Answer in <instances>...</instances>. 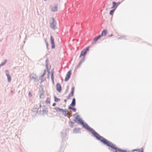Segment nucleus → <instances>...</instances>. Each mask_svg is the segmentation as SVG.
Returning a JSON list of instances; mask_svg holds the SVG:
<instances>
[{
  "label": "nucleus",
  "mask_w": 152,
  "mask_h": 152,
  "mask_svg": "<svg viewBox=\"0 0 152 152\" xmlns=\"http://www.w3.org/2000/svg\"><path fill=\"white\" fill-rule=\"evenodd\" d=\"M56 90L59 92L61 91V87L60 83H58L56 85Z\"/></svg>",
  "instance_id": "nucleus-9"
},
{
  "label": "nucleus",
  "mask_w": 152,
  "mask_h": 152,
  "mask_svg": "<svg viewBox=\"0 0 152 152\" xmlns=\"http://www.w3.org/2000/svg\"><path fill=\"white\" fill-rule=\"evenodd\" d=\"M140 151V149H133V150H132V152H134V151Z\"/></svg>",
  "instance_id": "nucleus-34"
},
{
  "label": "nucleus",
  "mask_w": 152,
  "mask_h": 152,
  "mask_svg": "<svg viewBox=\"0 0 152 152\" xmlns=\"http://www.w3.org/2000/svg\"><path fill=\"white\" fill-rule=\"evenodd\" d=\"M42 107H44V108L42 110V112L44 113H45V114H47L48 112V110L47 108L46 107L45 105H43L42 106Z\"/></svg>",
  "instance_id": "nucleus-19"
},
{
  "label": "nucleus",
  "mask_w": 152,
  "mask_h": 152,
  "mask_svg": "<svg viewBox=\"0 0 152 152\" xmlns=\"http://www.w3.org/2000/svg\"><path fill=\"white\" fill-rule=\"evenodd\" d=\"M86 53H87L86 51H85L84 50H83L81 52L79 58H80L82 56L85 57V56Z\"/></svg>",
  "instance_id": "nucleus-14"
},
{
  "label": "nucleus",
  "mask_w": 152,
  "mask_h": 152,
  "mask_svg": "<svg viewBox=\"0 0 152 152\" xmlns=\"http://www.w3.org/2000/svg\"><path fill=\"white\" fill-rule=\"evenodd\" d=\"M44 80H43V79H41V81L40 82V83H42L43 81H44Z\"/></svg>",
  "instance_id": "nucleus-38"
},
{
  "label": "nucleus",
  "mask_w": 152,
  "mask_h": 152,
  "mask_svg": "<svg viewBox=\"0 0 152 152\" xmlns=\"http://www.w3.org/2000/svg\"><path fill=\"white\" fill-rule=\"evenodd\" d=\"M75 90V87L73 86L71 88V91L70 93L69 94V95H70L71 96H73L74 94V91Z\"/></svg>",
  "instance_id": "nucleus-21"
},
{
  "label": "nucleus",
  "mask_w": 152,
  "mask_h": 152,
  "mask_svg": "<svg viewBox=\"0 0 152 152\" xmlns=\"http://www.w3.org/2000/svg\"><path fill=\"white\" fill-rule=\"evenodd\" d=\"M127 152H130L129 151H127Z\"/></svg>",
  "instance_id": "nucleus-50"
},
{
  "label": "nucleus",
  "mask_w": 152,
  "mask_h": 152,
  "mask_svg": "<svg viewBox=\"0 0 152 152\" xmlns=\"http://www.w3.org/2000/svg\"><path fill=\"white\" fill-rule=\"evenodd\" d=\"M50 99H47L45 101V102L47 103V104H50Z\"/></svg>",
  "instance_id": "nucleus-32"
},
{
  "label": "nucleus",
  "mask_w": 152,
  "mask_h": 152,
  "mask_svg": "<svg viewBox=\"0 0 152 152\" xmlns=\"http://www.w3.org/2000/svg\"><path fill=\"white\" fill-rule=\"evenodd\" d=\"M113 35L112 34H111L110 35H109V37H112L113 36Z\"/></svg>",
  "instance_id": "nucleus-48"
},
{
  "label": "nucleus",
  "mask_w": 152,
  "mask_h": 152,
  "mask_svg": "<svg viewBox=\"0 0 152 152\" xmlns=\"http://www.w3.org/2000/svg\"><path fill=\"white\" fill-rule=\"evenodd\" d=\"M46 70H45V69L44 70L43 74L42 75H41L40 76V77L41 78H42V77H44V75H45V74L46 73Z\"/></svg>",
  "instance_id": "nucleus-29"
},
{
  "label": "nucleus",
  "mask_w": 152,
  "mask_h": 152,
  "mask_svg": "<svg viewBox=\"0 0 152 152\" xmlns=\"http://www.w3.org/2000/svg\"><path fill=\"white\" fill-rule=\"evenodd\" d=\"M79 117V115H77V117L75 118V119H74V121L75 122H76L77 121H78V119Z\"/></svg>",
  "instance_id": "nucleus-28"
},
{
  "label": "nucleus",
  "mask_w": 152,
  "mask_h": 152,
  "mask_svg": "<svg viewBox=\"0 0 152 152\" xmlns=\"http://www.w3.org/2000/svg\"><path fill=\"white\" fill-rule=\"evenodd\" d=\"M45 43H46V47L47 46L48 47V44L45 40Z\"/></svg>",
  "instance_id": "nucleus-35"
},
{
  "label": "nucleus",
  "mask_w": 152,
  "mask_h": 152,
  "mask_svg": "<svg viewBox=\"0 0 152 152\" xmlns=\"http://www.w3.org/2000/svg\"><path fill=\"white\" fill-rule=\"evenodd\" d=\"M54 109L56 110L57 112H61L62 113V115L64 116H66L67 114L66 113L67 111L66 109L64 110L63 109L59 108V107H55Z\"/></svg>",
  "instance_id": "nucleus-3"
},
{
  "label": "nucleus",
  "mask_w": 152,
  "mask_h": 152,
  "mask_svg": "<svg viewBox=\"0 0 152 152\" xmlns=\"http://www.w3.org/2000/svg\"><path fill=\"white\" fill-rule=\"evenodd\" d=\"M41 107V104H38V105H35L34 107V111L38 113V110Z\"/></svg>",
  "instance_id": "nucleus-7"
},
{
  "label": "nucleus",
  "mask_w": 152,
  "mask_h": 152,
  "mask_svg": "<svg viewBox=\"0 0 152 152\" xmlns=\"http://www.w3.org/2000/svg\"><path fill=\"white\" fill-rule=\"evenodd\" d=\"M37 76L34 73H32L30 75V78L35 80L34 81H37Z\"/></svg>",
  "instance_id": "nucleus-10"
},
{
  "label": "nucleus",
  "mask_w": 152,
  "mask_h": 152,
  "mask_svg": "<svg viewBox=\"0 0 152 152\" xmlns=\"http://www.w3.org/2000/svg\"><path fill=\"white\" fill-rule=\"evenodd\" d=\"M28 95L30 97H31L32 96V95L31 94L30 92H29L28 93Z\"/></svg>",
  "instance_id": "nucleus-36"
},
{
  "label": "nucleus",
  "mask_w": 152,
  "mask_h": 152,
  "mask_svg": "<svg viewBox=\"0 0 152 152\" xmlns=\"http://www.w3.org/2000/svg\"><path fill=\"white\" fill-rule=\"evenodd\" d=\"M41 90L40 91V94L39 95V97L40 98L42 99L44 98V94L43 89L42 88H41Z\"/></svg>",
  "instance_id": "nucleus-12"
},
{
  "label": "nucleus",
  "mask_w": 152,
  "mask_h": 152,
  "mask_svg": "<svg viewBox=\"0 0 152 152\" xmlns=\"http://www.w3.org/2000/svg\"><path fill=\"white\" fill-rule=\"evenodd\" d=\"M6 75L7 76L8 79V82L9 83L10 82L11 80V77L9 73V71L8 70H5Z\"/></svg>",
  "instance_id": "nucleus-8"
},
{
  "label": "nucleus",
  "mask_w": 152,
  "mask_h": 152,
  "mask_svg": "<svg viewBox=\"0 0 152 152\" xmlns=\"http://www.w3.org/2000/svg\"><path fill=\"white\" fill-rule=\"evenodd\" d=\"M68 86H67V89H66V91L68 90Z\"/></svg>",
  "instance_id": "nucleus-45"
},
{
  "label": "nucleus",
  "mask_w": 152,
  "mask_h": 152,
  "mask_svg": "<svg viewBox=\"0 0 152 152\" xmlns=\"http://www.w3.org/2000/svg\"><path fill=\"white\" fill-rule=\"evenodd\" d=\"M50 40L51 41V48L52 49L55 48V45L54 42V39L53 36L51 35L50 36Z\"/></svg>",
  "instance_id": "nucleus-6"
},
{
  "label": "nucleus",
  "mask_w": 152,
  "mask_h": 152,
  "mask_svg": "<svg viewBox=\"0 0 152 152\" xmlns=\"http://www.w3.org/2000/svg\"><path fill=\"white\" fill-rule=\"evenodd\" d=\"M72 97V96H70V95H69L68 96H67V97H66V98H67V99H69V98H70V97Z\"/></svg>",
  "instance_id": "nucleus-37"
},
{
  "label": "nucleus",
  "mask_w": 152,
  "mask_h": 152,
  "mask_svg": "<svg viewBox=\"0 0 152 152\" xmlns=\"http://www.w3.org/2000/svg\"><path fill=\"white\" fill-rule=\"evenodd\" d=\"M85 57H83L82 59L80 61L79 64L77 66L78 67H80L82 63L85 61Z\"/></svg>",
  "instance_id": "nucleus-11"
},
{
  "label": "nucleus",
  "mask_w": 152,
  "mask_h": 152,
  "mask_svg": "<svg viewBox=\"0 0 152 152\" xmlns=\"http://www.w3.org/2000/svg\"><path fill=\"white\" fill-rule=\"evenodd\" d=\"M52 11L53 12H55L57 11L58 10V7L57 5L54 6L52 7L51 8Z\"/></svg>",
  "instance_id": "nucleus-20"
},
{
  "label": "nucleus",
  "mask_w": 152,
  "mask_h": 152,
  "mask_svg": "<svg viewBox=\"0 0 152 152\" xmlns=\"http://www.w3.org/2000/svg\"><path fill=\"white\" fill-rule=\"evenodd\" d=\"M61 134L63 136V137L62 138V140H63V141L64 140H65V139L66 137V134H63V132H61Z\"/></svg>",
  "instance_id": "nucleus-27"
},
{
  "label": "nucleus",
  "mask_w": 152,
  "mask_h": 152,
  "mask_svg": "<svg viewBox=\"0 0 152 152\" xmlns=\"http://www.w3.org/2000/svg\"><path fill=\"white\" fill-rule=\"evenodd\" d=\"M51 79L52 80H54V69H53L51 70Z\"/></svg>",
  "instance_id": "nucleus-23"
},
{
  "label": "nucleus",
  "mask_w": 152,
  "mask_h": 152,
  "mask_svg": "<svg viewBox=\"0 0 152 152\" xmlns=\"http://www.w3.org/2000/svg\"><path fill=\"white\" fill-rule=\"evenodd\" d=\"M63 147L62 146H61L59 149V150L58 152H63Z\"/></svg>",
  "instance_id": "nucleus-30"
},
{
  "label": "nucleus",
  "mask_w": 152,
  "mask_h": 152,
  "mask_svg": "<svg viewBox=\"0 0 152 152\" xmlns=\"http://www.w3.org/2000/svg\"><path fill=\"white\" fill-rule=\"evenodd\" d=\"M7 62V60L5 59L4 60V62H2L0 64V67L4 65Z\"/></svg>",
  "instance_id": "nucleus-25"
},
{
  "label": "nucleus",
  "mask_w": 152,
  "mask_h": 152,
  "mask_svg": "<svg viewBox=\"0 0 152 152\" xmlns=\"http://www.w3.org/2000/svg\"><path fill=\"white\" fill-rule=\"evenodd\" d=\"M121 3L120 2H118V3H117V4H118V5H119Z\"/></svg>",
  "instance_id": "nucleus-43"
},
{
  "label": "nucleus",
  "mask_w": 152,
  "mask_h": 152,
  "mask_svg": "<svg viewBox=\"0 0 152 152\" xmlns=\"http://www.w3.org/2000/svg\"><path fill=\"white\" fill-rule=\"evenodd\" d=\"M102 37V36H101L100 35H99L97 37H96L94 39L92 43H94L96 42H97V41Z\"/></svg>",
  "instance_id": "nucleus-18"
},
{
  "label": "nucleus",
  "mask_w": 152,
  "mask_h": 152,
  "mask_svg": "<svg viewBox=\"0 0 152 152\" xmlns=\"http://www.w3.org/2000/svg\"><path fill=\"white\" fill-rule=\"evenodd\" d=\"M70 123H71V124H74L75 123H74L73 122H72V121H71L70 122Z\"/></svg>",
  "instance_id": "nucleus-41"
},
{
  "label": "nucleus",
  "mask_w": 152,
  "mask_h": 152,
  "mask_svg": "<svg viewBox=\"0 0 152 152\" xmlns=\"http://www.w3.org/2000/svg\"><path fill=\"white\" fill-rule=\"evenodd\" d=\"M48 58H47L46 61H45V66L46 67L47 69V72L48 73V74H49L50 73V71L48 69Z\"/></svg>",
  "instance_id": "nucleus-15"
},
{
  "label": "nucleus",
  "mask_w": 152,
  "mask_h": 152,
  "mask_svg": "<svg viewBox=\"0 0 152 152\" xmlns=\"http://www.w3.org/2000/svg\"><path fill=\"white\" fill-rule=\"evenodd\" d=\"M125 38L124 36H122L119 37L117 39H124Z\"/></svg>",
  "instance_id": "nucleus-33"
},
{
  "label": "nucleus",
  "mask_w": 152,
  "mask_h": 152,
  "mask_svg": "<svg viewBox=\"0 0 152 152\" xmlns=\"http://www.w3.org/2000/svg\"><path fill=\"white\" fill-rule=\"evenodd\" d=\"M54 101L55 102H58L60 100V99L59 98H57L55 96H54Z\"/></svg>",
  "instance_id": "nucleus-24"
},
{
  "label": "nucleus",
  "mask_w": 152,
  "mask_h": 152,
  "mask_svg": "<svg viewBox=\"0 0 152 152\" xmlns=\"http://www.w3.org/2000/svg\"><path fill=\"white\" fill-rule=\"evenodd\" d=\"M77 123L79 124H81L82 125L84 123V122L82 119H80L79 117V119H78V120Z\"/></svg>",
  "instance_id": "nucleus-22"
},
{
  "label": "nucleus",
  "mask_w": 152,
  "mask_h": 152,
  "mask_svg": "<svg viewBox=\"0 0 152 152\" xmlns=\"http://www.w3.org/2000/svg\"><path fill=\"white\" fill-rule=\"evenodd\" d=\"M56 104L55 103H54L52 104V106L53 107H54L56 106Z\"/></svg>",
  "instance_id": "nucleus-39"
},
{
  "label": "nucleus",
  "mask_w": 152,
  "mask_h": 152,
  "mask_svg": "<svg viewBox=\"0 0 152 152\" xmlns=\"http://www.w3.org/2000/svg\"><path fill=\"white\" fill-rule=\"evenodd\" d=\"M89 47H86V48L84 49L83 50H84L86 51V52L87 53V51H88L89 50Z\"/></svg>",
  "instance_id": "nucleus-31"
},
{
  "label": "nucleus",
  "mask_w": 152,
  "mask_h": 152,
  "mask_svg": "<svg viewBox=\"0 0 152 152\" xmlns=\"http://www.w3.org/2000/svg\"><path fill=\"white\" fill-rule=\"evenodd\" d=\"M107 34V30L104 29L102 32L101 34L100 35L101 36H105Z\"/></svg>",
  "instance_id": "nucleus-16"
},
{
  "label": "nucleus",
  "mask_w": 152,
  "mask_h": 152,
  "mask_svg": "<svg viewBox=\"0 0 152 152\" xmlns=\"http://www.w3.org/2000/svg\"><path fill=\"white\" fill-rule=\"evenodd\" d=\"M115 10L113 9L111 10L109 13V14L110 15H113Z\"/></svg>",
  "instance_id": "nucleus-26"
},
{
  "label": "nucleus",
  "mask_w": 152,
  "mask_h": 152,
  "mask_svg": "<svg viewBox=\"0 0 152 152\" xmlns=\"http://www.w3.org/2000/svg\"><path fill=\"white\" fill-rule=\"evenodd\" d=\"M46 48L47 50H48L49 49V48H48V47L47 46L46 47Z\"/></svg>",
  "instance_id": "nucleus-46"
},
{
  "label": "nucleus",
  "mask_w": 152,
  "mask_h": 152,
  "mask_svg": "<svg viewBox=\"0 0 152 152\" xmlns=\"http://www.w3.org/2000/svg\"><path fill=\"white\" fill-rule=\"evenodd\" d=\"M80 131V128H75L73 129V132L76 134L79 133Z\"/></svg>",
  "instance_id": "nucleus-17"
},
{
  "label": "nucleus",
  "mask_w": 152,
  "mask_h": 152,
  "mask_svg": "<svg viewBox=\"0 0 152 152\" xmlns=\"http://www.w3.org/2000/svg\"><path fill=\"white\" fill-rule=\"evenodd\" d=\"M118 6V4H117V3L115 1H113V6L111 7V8H114V9L116 10Z\"/></svg>",
  "instance_id": "nucleus-13"
},
{
  "label": "nucleus",
  "mask_w": 152,
  "mask_h": 152,
  "mask_svg": "<svg viewBox=\"0 0 152 152\" xmlns=\"http://www.w3.org/2000/svg\"><path fill=\"white\" fill-rule=\"evenodd\" d=\"M52 21L50 23V27L53 30H55L56 28V20L54 18H52Z\"/></svg>",
  "instance_id": "nucleus-4"
},
{
  "label": "nucleus",
  "mask_w": 152,
  "mask_h": 152,
  "mask_svg": "<svg viewBox=\"0 0 152 152\" xmlns=\"http://www.w3.org/2000/svg\"><path fill=\"white\" fill-rule=\"evenodd\" d=\"M66 101H67V100H66V99H64V102H66Z\"/></svg>",
  "instance_id": "nucleus-44"
},
{
  "label": "nucleus",
  "mask_w": 152,
  "mask_h": 152,
  "mask_svg": "<svg viewBox=\"0 0 152 152\" xmlns=\"http://www.w3.org/2000/svg\"><path fill=\"white\" fill-rule=\"evenodd\" d=\"M72 74V71L71 70H69L67 73L66 75V77L64 79V81L65 82L67 81H68L71 75Z\"/></svg>",
  "instance_id": "nucleus-5"
},
{
  "label": "nucleus",
  "mask_w": 152,
  "mask_h": 152,
  "mask_svg": "<svg viewBox=\"0 0 152 152\" xmlns=\"http://www.w3.org/2000/svg\"><path fill=\"white\" fill-rule=\"evenodd\" d=\"M48 78H49V74H48Z\"/></svg>",
  "instance_id": "nucleus-47"
},
{
  "label": "nucleus",
  "mask_w": 152,
  "mask_h": 152,
  "mask_svg": "<svg viewBox=\"0 0 152 152\" xmlns=\"http://www.w3.org/2000/svg\"><path fill=\"white\" fill-rule=\"evenodd\" d=\"M76 105V100L75 98H73L70 105L68 107L69 110H72L74 112H75L76 111V109L74 107Z\"/></svg>",
  "instance_id": "nucleus-2"
},
{
  "label": "nucleus",
  "mask_w": 152,
  "mask_h": 152,
  "mask_svg": "<svg viewBox=\"0 0 152 152\" xmlns=\"http://www.w3.org/2000/svg\"><path fill=\"white\" fill-rule=\"evenodd\" d=\"M52 80V83H53V85H54V80Z\"/></svg>",
  "instance_id": "nucleus-42"
},
{
  "label": "nucleus",
  "mask_w": 152,
  "mask_h": 152,
  "mask_svg": "<svg viewBox=\"0 0 152 152\" xmlns=\"http://www.w3.org/2000/svg\"><path fill=\"white\" fill-rule=\"evenodd\" d=\"M138 152H143V148H142V149L141 150V151H139Z\"/></svg>",
  "instance_id": "nucleus-40"
},
{
  "label": "nucleus",
  "mask_w": 152,
  "mask_h": 152,
  "mask_svg": "<svg viewBox=\"0 0 152 152\" xmlns=\"http://www.w3.org/2000/svg\"><path fill=\"white\" fill-rule=\"evenodd\" d=\"M77 114V113H76L74 115V116H75V114Z\"/></svg>",
  "instance_id": "nucleus-49"
},
{
  "label": "nucleus",
  "mask_w": 152,
  "mask_h": 152,
  "mask_svg": "<svg viewBox=\"0 0 152 152\" xmlns=\"http://www.w3.org/2000/svg\"><path fill=\"white\" fill-rule=\"evenodd\" d=\"M83 127L86 130L91 132L93 136L95 137L96 140L100 141L103 137L100 136L94 129L91 128L86 123H84L82 125Z\"/></svg>",
  "instance_id": "nucleus-1"
}]
</instances>
